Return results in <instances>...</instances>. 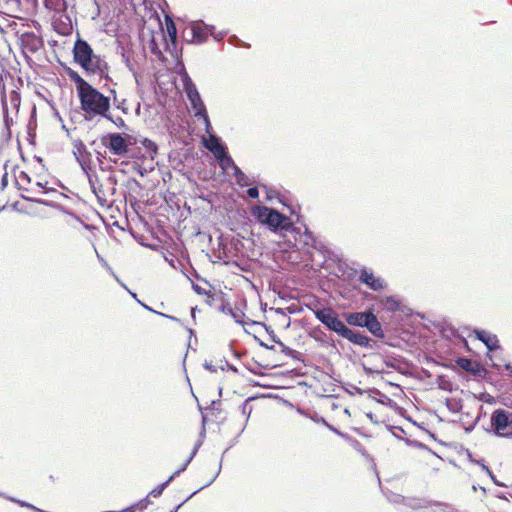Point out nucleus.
<instances>
[{
	"instance_id": "338daca9",
	"label": "nucleus",
	"mask_w": 512,
	"mask_h": 512,
	"mask_svg": "<svg viewBox=\"0 0 512 512\" xmlns=\"http://www.w3.org/2000/svg\"><path fill=\"white\" fill-rule=\"evenodd\" d=\"M496 437L506 438V439H512V430L508 431H502V433H499V435H495Z\"/></svg>"
},
{
	"instance_id": "9b49d317",
	"label": "nucleus",
	"mask_w": 512,
	"mask_h": 512,
	"mask_svg": "<svg viewBox=\"0 0 512 512\" xmlns=\"http://www.w3.org/2000/svg\"><path fill=\"white\" fill-rule=\"evenodd\" d=\"M358 280L372 291H381L387 286L383 278L376 276L373 271L367 267L360 269Z\"/></svg>"
},
{
	"instance_id": "39448f33",
	"label": "nucleus",
	"mask_w": 512,
	"mask_h": 512,
	"mask_svg": "<svg viewBox=\"0 0 512 512\" xmlns=\"http://www.w3.org/2000/svg\"><path fill=\"white\" fill-rule=\"evenodd\" d=\"M177 72L181 75L183 81L184 91L187 99L190 102L191 108L194 112V117L201 119L208 115L206 105L203 102L201 95L186 71V66H174Z\"/></svg>"
},
{
	"instance_id": "3c124183",
	"label": "nucleus",
	"mask_w": 512,
	"mask_h": 512,
	"mask_svg": "<svg viewBox=\"0 0 512 512\" xmlns=\"http://www.w3.org/2000/svg\"><path fill=\"white\" fill-rule=\"evenodd\" d=\"M261 187H263L266 190L267 200L271 201L272 199H274L276 197L277 192L275 190L269 188L265 184H261Z\"/></svg>"
},
{
	"instance_id": "58836bf2",
	"label": "nucleus",
	"mask_w": 512,
	"mask_h": 512,
	"mask_svg": "<svg viewBox=\"0 0 512 512\" xmlns=\"http://www.w3.org/2000/svg\"><path fill=\"white\" fill-rule=\"evenodd\" d=\"M166 31L171 41L174 42L177 37V29L175 23L170 18L166 19Z\"/></svg>"
},
{
	"instance_id": "9d476101",
	"label": "nucleus",
	"mask_w": 512,
	"mask_h": 512,
	"mask_svg": "<svg viewBox=\"0 0 512 512\" xmlns=\"http://www.w3.org/2000/svg\"><path fill=\"white\" fill-rule=\"evenodd\" d=\"M74 61L77 64H91L92 60H96V64H100L98 56L94 55L93 49L87 41L78 39L73 48Z\"/></svg>"
},
{
	"instance_id": "20e7f679",
	"label": "nucleus",
	"mask_w": 512,
	"mask_h": 512,
	"mask_svg": "<svg viewBox=\"0 0 512 512\" xmlns=\"http://www.w3.org/2000/svg\"><path fill=\"white\" fill-rule=\"evenodd\" d=\"M100 141L101 145L104 146L110 154L119 157H128L131 147L137 144V137L126 133L109 132L103 134Z\"/></svg>"
},
{
	"instance_id": "09e8293b",
	"label": "nucleus",
	"mask_w": 512,
	"mask_h": 512,
	"mask_svg": "<svg viewBox=\"0 0 512 512\" xmlns=\"http://www.w3.org/2000/svg\"><path fill=\"white\" fill-rule=\"evenodd\" d=\"M8 162L9 161H6V163L4 164V169L7 168ZM7 186H8V172H7V170H5V172L1 178V191H3Z\"/></svg>"
},
{
	"instance_id": "6ab92c4d",
	"label": "nucleus",
	"mask_w": 512,
	"mask_h": 512,
	"mask_svg": "<svg viewBox=\"0 0 512 512\" xmlns=\"http://www.w3.org/2000/svg\"><path fill=\"white\" fill-rule=\"evenodd\" d=\"M365 328L376 338L383 339L385 337L382 324L374 313L370 315Z\"/></svg>"
},
{
	"instance_id": "a19ab883",
	"label": "nucleus",
	"mask_w": 512,
	"mask_h": 512,
	"mask_svg": "<svg viewBox=\"0 0 512 512\" xmlns=\"http://www.w3.org/2000/svg\"><path fill=\"white\" fill-rule=\"evenodd\" d=\"M36 186L39 187V188H42L43 189V193H45V194L54 193V194H58L60 196H64L63 193L58 192L55 188L47 187V182L43 183V182L38 181V182H36Z\"/></svg>"
},
{
	"instance_id": "cd10ccee",
	"label": "nucleus",
	"mask_w": 512,
	"mask_h": 512,
	"mask_svg": "<svg viewBox=\"0 0 512 512\" xmlns=\"http://www.w3.org/2000/svg\"><path fill=\"white\" fill-rule=\"evenodd\" d=\"M221 472V465L218 466V470L217 472L215 473V475L206 483L204 484L203 486H201L200 488H198L197 490H195L194 492H192L184 501H182L180 504H178L176 507H174L170 512H178V510L188 501L190 500L194 495H196L198 492H200L201 490L209 487L215 480L216 478L219 476Z\"/></svg>"
},
{
	"instance_id": "69168bd1",
	"label": "nucleus",
	"mask_w": 512,
	"mask_h": 512,
	"mask_svg": "<svg viewBox=\"0 0 512 512\" xmlns=\"http://www.w3.org/2000/svg\"><path fill=\"white\" fill-rule=\"evenodd\" d=\"M19 179L25 181L26 183H31V177L25 171H21L19 173Z\"/></svg>"
},
{
	"instance_id": "e2e57ef3",
	"label": "nucleus",
	"mask_w": 512,
	"mask_h": 512,
	"mask_svg": "<svg viewBox=\"0 0 512 512\" xmlns=\"http://www.w3.org/2000/svg\"><path fill=\"white\" fill-rule=\"evenodd\" d=\"M49 105L51 106V108L53 109V115L54 117L59 121V122H63V118L61 117L59 111L55 108V105L53 102H48Z\"/></svg>"
},
{
	"instance_id": "49530a36",
	"label": "nucleus",
	"mask_w": 512,
	"mask_h": 512,
	"mask_svg": "<svg viewBox=\"0 0 512 512\" xmlns=\"http://www.w3.org/2000/svg\"><path fill=\"white\" fill-rule=\"evenodd\" d=\"M113 124L119 129L129 130V127L126 125L125 121L120 116L115 117Z\"/></svg>"
},
{
	"instance_id": "f03ea898",
	"label": "nucleus",
	"mask_w": 512,
	"mask_h": 512,
	"mask_svg": "<svg viewBox=\"0 0 512 512\" xmlns=\"http://www.w3.org/2000/svg\"><path fill=\"white\" fill-rule=\"evenodd\" d=\"M77 96L85 121H93L99 114H103L111 108L110 97L105 96L92 85L85 90L79 89Z\"/></svg>"
},
{
	"instance_id": "6e6552de",
	"label": "nucleus",
	"mask_w": 512,
	"mask_h": 512,
	"mask_svg": "<svg viewBox=\"0 0 512 512\" xmlns=\"http://www.w3.org/2000/svg\"><path fill=\"white\" fill-rule=\"evenodd\" d=\"M205 148L210 151L217 160L223 163H232V157L229 155L225 144L222 139L216 134L212 133L204 142Z\"/></svg>"
},
{
	"instance_id": "f3484780",
	"label": "nucleus",
	"mask_w": 512,
	"mask_h": 512,
	"mask_svg": "<svg viewBox=\"0 0 512 512\" xmlns=\"http://www.w3.org/2000/svg\"><path fill=\"white\" fill-rule=\"evenodd\" d=\"M1 105H2V112H3V121L4 125L7 130V137L11 138V130L10 127L13 125V119L9 116L8 112V103H7V96L5 95V84L4 82L1 85Z\"/></svg>"
},
{
	"instance_id": "2f4dec72",
	"label": "nucleus",
	"mask_w": 512,
	"mask_h": 512,
	"mask_svg": "<svg viewBox=\"0 0 512 512\" xmlns=\"http://www.w3.org/2000/svg\"><path fill=\"white\" fill-rule=\"evenodd\" d=\"M220 399L212 400L210 406L206 409L212 411V413L216 416V418L220 419V423H223L226 419V416H221L222 410L220 408Z\"/></svg>"
},
{
	"instance_id": "79ce46f5",
	"label": "nucleus",
	"mask_w": 512,
	"mask_h": 512,
	"mask_svg": "<svg viewBox=\"0 0 512 512\" xmlns=\"http://www.w3.org/2000/svg\"><path fill=\"white\" fill-rule=\"evenodd\" d=\"M86 72L88 73H103L107 68L108 66H88V65H85V66H81Z\"/></svg>"
},
{
	"instance_id": "e433bc0d",
	"label": "nucleus",
	"mask_w": 512,
	"mask_h": 512,
	"mask_svg": "<svg viewBox=\"0 0 512 512\" xmlns=\"http://www.w3.org/2000/svg\"><path fill=\"white\" fill-rule=\"evenodd\" d=\"M149 496L150 495L148 494V496H146L144 499L129 506L128 508H131V509H129L128 512H136V510H140V511L145 510L148 507V505L151 503V501L149 500Z\"/></svg>"
},
{
	"instance_id": "0e129e2a",
	"label": "nucleus",
	"mask_w": 512,
	"mask_h": 512,
	"mask_svg": "<svg viewBox=\"0 0 512 512\" xmlns=\"http://www.w3.org/2000/svg\"><path fill=\"white\" fill-rule=\"evenodd\" d=\"M100 118H105L109 120L110 122H114L115 117L111 114L110 109L107 110V112H104L103 114H99Z\"/></svg>"
},
{
	"instance_id": "aec40b11",
	"label": "nucleus",
	"mask_w": 512,
	"mask_h": 512,
	"mask_svg": "<svg viewBox=\"0 0 512 512\" xmlns=\"http://www.w3.org/2000/svg\"><path fill=\"white\" fill-rule=\"evenodd\" d=\"M67 76L69 77V79L75 84L76 86V91H77V95L79 94V89L80 90H85L86 88H88L89 86H91V84H89L86 80H84L79 74L77 71H74L70 66H61Z\"/></svg>"
},
{
	"instance_id": "393cba45",
	"label": "nucleus",
	"mask_w": 512,
	"mask_h": 512,
	"mask_svg": "<svg viewBox=\"0 0 512 512\" xmlns=\"http://www.w3.org/2000/svg\"><path fill=\"white\" fill-rule=\"evenodd\" d=\"M261 397H270V394H256L253 396H249L240 405L239 409H240L242 415L246 416L245 425H244L245 427H246V425L250 419L251 413L253 411V407L250 405V403L258 398H261Z\"/></svg>"
},
{
	"instance_id": "423d86ee",
	"label": "nucleus",
	"mask_w": 512,
	"mask_h": 512,
	"mask_svg": "<svg viewBox=\"0 0 512 512\" xmlns=\"http://www.w3.org/2000/svg\"><path fill=\"white\" fill-rule=\"evenodd\" d=\"M15 33L19 35L18 42L27 64H35L33 55L37 54L43 47L42 39L33 32L20 33L19 30H16Z\"/></svg>"
},
{
	"instance_id": "b1692460",
	"label": "nucleus",
	"mask_w": 512,
	"mask_h": 512,
	"mask_svg": "<svg viewBox=\"0 0 512 512\" xmlns=\"http://www.w3.org/2000/svg\"><path fill=\"white\" fill-rule=\"evenodd\" d=\"M88 182H89V186H90L92 192L97 197L99 204L101 206H104V204L106 202L105 192L103 190L102 184H100L99 186L96 185V183L98 182L97 174L94 173V176H89Z\"/></svg>"
},
{
	"instance_id": "a18cd8bd",
	"label": "nucleus",
	"mask_w": 512,
	"mask_h": 512,
	"mask_svg": "<svg viewBox=\"0 0 512 512\" xmlns=\"http://www.w3.org/2000/svg\"><path fill=\"white\" fill-rule=\"evenodd\" d=\"M246 193H247V196L250 198V199H258L259 198V189L258 187L256 186H253V187H249L247 190H246Z\"/></svg>"
},
{
	"instance_id": "bf43d9fd",
	"label": "nucleus",
	"mask_w": 512,
	"mask_h": 512,
	"mask_svg": "<svg viewBox=\"0 0 512 512\" xmlns=\"http://www.w3.org/2000/svg\"><path fill=\"white\" fill-rule=\"evenodd\" d=\"M408 506H410L411 508L413 509H421V508H424L421 503H420V500L419 499H413V500H410L409 503L407 504Z\"/></svg>"
},
{
	"instance_id": "6e6d98bb",
	"label": "nucleus",
	"mask_w": 512,
	"mask_h": 512,
	"mask_svg": "<svg viewBox=\"0 0 512 512\" xmlns=\"http://www.w3.org/2000/svg\"><path fill=\"white\" fill-rule=\"evenodd\" d=\"M1 18H2L4 21H7V25H6L7 27H11L13 30H16V28H15V27L17 26V23H16L14 20H10V19L8 18V15H6V14H4V13H3V14L1 15Z\"/></svg>"
},
{
	"instance_id": "7c9ffc66",
	"label": "nucleus",
	"mask_w": 512,
	"mask_h": 512,
	"mask_svg": "<svg viewBox=\"0 0 512 512\" xmlns=\"http://www.w3.org/2000/svg\"><path fill=\"white\" fill-rule=\"evenodd\" d=\"M197 29L194 28V23L185 27L182 31V38L186 43H195V34H197Z\"/></svg>"
},
{
	"instance_id": "4c0bfd02",
	"label": "nucleus",
	"mask_w": 512,
	"mask_h": 512,
	"mask_svg": "<svg viewBox=\"0 0 512 512\" xmlns=\"http://www.w3.org/2000/svg\"><path fill=\"white\" fill-rule=\"evenodd\" d=\"M45 6L48 9L59 11L65 8V0H45Z\"/></svg>"
},
{
	"instance_id": "5701e85b",
	"label": "nucleus",
	"mask_w": 512,
	"mask_h": 512,
	"mask_svg": "<svg viewBox=\"0 0 512 512\" xmlns=\"http://www.w3.org/2000/svg\"><path fill=\"white\" fill-rule=\"evenodd\" d=\"M456 364L464 371L470 372L473 374H480L483 370L480 364L473 363L469 358L467 357H458L456 359Z\"/></svg>"
},
{
	"instance_id": "4468645a",
	"label": "nucleus",
	"mask_w": 512,
	"mask_h": 512,
	"mask_svg": "<svg viewBox=\"0 0 512 512\" xmlns=\"http://www.w3.org/2000/svg\"><path fill=\"white\" fill-rule=\"evenodd\" d=\"M387 429L392 433V435L397 438L398 440H402L405 442V444L409 447H413V448H417V449H420V450H424V451H427L435 456H438L431 448H429L426 444L418 441V440H414V439H410V438H403L401 437L400 435H397V433L395 432V430L401 432L402 434H406L405 430L401 427V426H392V425H387L386 426Z\"/></svg>"
},
{
	"instance_id": "72a5a7b5",
	"label": "nucleus",
	"mask_w": 512,
	"mask_h": 512,
	"mask_svg": "<svg viewBox=\"0 0 512 512\" xmlns=\"http://www.w3.org/2000/svg\"><path fill=\"white\" fill-rule=\"evenodd\" d=\"M445 405L448 408V410L452 413H459L463 408L461 400L459 399L447 398Z\"/></svg>"
},
{
	"instance_id": "7ed1b4c3",
	"label": "nucleus",
	"mask_w": 512,
	"mask_h": 512,
	"mask_svg": "<svg viewBox=\"0 0 512 512\" xmlns=\"http://www.w3.org/2000/svg\"><path fill=\"white\" fill-rule=\"evenodd\" d=\"M254 219L271 232L293 231L292 220L279 210L268 206H256L251 210Z\"/></svg>"
},
{
	"instance_id": "13d9d810",
	"label": "nucleus",
	"mask_w": 512,
	"mask_h": 512,
	"mask_svg": "<svg viewBox=\"0 0 512 512\" xmlns=\"http://www.w3.org/2000/svg\"><path fill=\"white\" fill-rule=\"evenodd\" d=\"M406 419H407L409 422H411L413 425H415V426L419 427L420 429L425 430V431L429 434V436H430V437L435 438V434H434V433H432V432H431V431H429V430H426L422 425H420L419 423H417V422H416L415 420H413L411 417H407Z\"/></svg>"
},
{
	"instance_id": "8fccbe9b",
	"label": "nucleus",
	"mask_w": 512,
	"mask_h": 512,
	"mask_svg": "<svg viewBox=\"0 0 512 512\" xmlns=\"http://www.w3.org/2000/svg\"><path fill=\"white\" fill-rule=\"evenodd\" d=\"M200 120L203 121V124L205 126V131L210 135L212 134V124H211V121H210V118H209V115H206L204 116L203 118H201Z\"/></svg>"
},
{
	"instance_id": "37998d69",
	"label": "nucleus",
	"mask_w": 512,
	"mask_h": 512,
	"mask_svg": "<svg viewBox=\"0 0 512 512\" xmlns=\"http://www.w3.org/2000/svg\"><path fill=\"white\" fill-rule=\"evenodd\" d=\"M192 289L198 295H206L207 297H210V296L213 297V294H212L211 291H208V290L204 289L203 287H201L198 284L193 283L192 284Z\"/></svg>"
},
{
	"instance_id": "c756f323",
	"label": "nucleus",
	"mask_w": 512,
	"mask_h": 512,
	"mask_svg": "<svg viewBox=\"0 0 512 512\" xmlns=\"http://www.w3.org/2000/svg\"><path fill=\"white\" fill-rule=\"evenodd\" d=\"M477 465H479L482 468V470L489 476V478L493 481V483L496 486H499V487H505L506 486L503 482L499 481L496 478V476L494 475L492 470L485 464V460L484 459H480L477 462Z\"/></svg>"
},
{
	"instance_id": "ddd939ff",
	"label": "nucleus",
	"mask_w": 512,
	"mask_h": 512,
	"mask_svg": "<svg viewBox=\"0 0 512 512\" xmlns=\"http://www.w3.org/2000/svg\"><path fill=\"white\" fill-rule=\"evenodd\" d=\"M194 28L198 30L197 34H195L196 44L205 42L209 35H212L216 41H221L226 34L225 32L214 34V26L206 25L203 22L194 23Z\"/></svg>"
},
{
	"instance_id": "603ef678",
	"label": "nucleus",
	"mask_w": 512,
	"mask_h": 512,
	"mask_svg": "<svg viewBox=\"0 0 512 512\" xmlns=\"http://www.w3.org/2000/svg\"><path fill=\"white\" fill-rule=\"evenodd\" d=\"M292 358L294 361L302 362L303 361V354L297 350L292 349V353L288 356Z\"/></svg>"
},
{
	"instance_id": "f704fd0d",
	"label": "nucleus",
	"mask_w": 512,
	"mask_h": 512,
	"mask_svg": "<svg viewBox=\"0 0 512 512\" xmlns=\"http://www.w3.org/2000/svg\"><path fill=\"white\" fill-rule=\"evenodd\" d=\"M35 127H36V107L33 106L32 113L29 119L28 123V135H29V141L31 142L32 139L35 137Z\"/></svg>"
},
{
	"instance_id": "de8ad7c7",
	"label": "nucleus",
	"mask_w": 512,
	"mask_h": 512,
	"mask_svg": "<svg viewBox=\"0 0 512 512\" xmlns=\"http://www.w3.org/2000/svg\"><path fill=\"white\" fill-rule=\"evenodd\" d=\"M275 344H277V345L280 347L281 352H282L284 355L289 356V355H290V353H292V348H290L289 346L285 345V344L281 341V339H280V340H278V341H276V343H275Z\"/></svg>"
},
{
	"instance_id": "4be33fe9",
	"label": "nucleus",
	"mask_w": 512,
	"mask_h": 512,
	"mask_svg": "<svg viewBox=\"0 0 512 512\" xmlns=\"http://www.w3.org/2000/svg\"><path fill=\"white\" fill-rule=\"evenodd\" d=\"M223 168H231L233 170V175L240 187H245L249 184L248 176L235 164L233 159L232 163H223Z\"/></svg>"
},
{
	"instance_id": "774afa93",
	"label": "nucleus",
	"mask_w": 512,
	"mask_h": 512,
	"mask_svg": "<svg viewBox=\"0 0 512 512\" xmlns=\"http://www.w3.org/2000/svg\"><path fill=\"white\" fill-rule=\"evenodd\" d=\"M17 504H18L19 506H21V507H25V508H28V509L34 508V505H33V504H31V503H29V502H26V501H24V500H20V499H19V501H17Z\"/></svg>"
},
{
	"instance_id": "0eeeda50",
	"label": "nucleus",
	"mask_w": 512,
	"mask_h": 512,
	"mask_svg": "<svg viewBox=\"0 0 512 512\" xmlns=\"http://www.w3.org/2000/svg\"><path fill=\"white\" fill-rule=\"evenodd\" d=\"M510 427L512 428V411L497 408L490 415V427L484 430L495 436Z\"/></svg>"
},
{
	"instance_id": "dca6fc26",
	"label": "nucleus",
	"mask_w": 512,
	"mask_h": 512,
	"mask_svg": "<svg viewBox=\"0 0 512 512\" xmlns=\"http://www.w3.org/2000/svg\"><path fill=\"white\" fill-rule=\"evenodd\" d=\"M220 305L218 307L219 311H221L224 314L230 315L237 324H240L242 326L248 325V321L245 322L243 318L245 317V313L242 311H238L234 309L230 302L224 298L223 294L220 295Z\"/></svg>"
},
{
	"instance_id": "680f3d73",
	"label": "nucleus",
	"mask_w": 512,
	"mask_h": 512,
	"mask_svg": "<svg viewBox=\"0 0 512 512\" xmlns=\"http://www.w3.org/2000/svg\"><path fill=\"white\" fill-rule=\"evenodd\" d=\"M203 367H204V369L208 370L211 373L217 372V368L211 362L205 361L203 363Z\"/></svg>"
},
{
	"instance_id": "c03bdc74",
	"label": "nucleus",
	"mask_w": 512,
	"mask_h": 512,
	"mask_svg": "<svg viewBox=\"0 0 512 512\" xmlns=\"http://www.w3.org/2000/svg\"><path fill=\"white\" fill-rule=\"evenodd\" d=\"M165 489H166V484L160 483L154 489L151 490L149 495L153 496L155 498L160 497Z\"/></svg>"
},
{
	"instance_id": "f8f14e48",
	"label": "nucleus",
	"mask_w": 512,
	"mask_h": 512,
	"mask_svg": "<svg viewBox=\"0 0 512 512\" xmlns=\"http://www.w3.org/2000/svg\"><path fill=\"white\" fill-rule=\"evenodd\" d=\"M21 199L27 201V202H31V203H36V204H39V205H43V206H47V207H50V208H54V209H58L70 216H72L73 218H75L77 221H79L83 227L87 230H91L93 227V225H90V224H87L85 222H83L81 220V218L73 211H68L65 207H63L61 204L57 203V202H54V201H51V200H46V199H42V198H35V197H30V196H26L24 194H21L20 195Z\"/></svg>"
},
{
	"instance_id": "ea45409f",
	"label": "nucleus",
	"mask_w": 512,
	"mask_h": 512,
	"mask_svg": "<svg viewBox=\"0 0 512 512\" xmlns=\"http://www.w3.org/2000/svg\"><path fill=\"white\" fill-rule=\"evenodd\" d=\"M77 162L79 163L84 174L87 176V179H89V176H94V174H91L92 159L91 160L82 159V160H78Z\"/></svg>"
},
{
	"instance_id": "a211bd4d",
	"label": "nucleus",
	"mask_w": 512,
	"mask_h": 512,
	"mask_svg": "<svg viewBox=\"0 0 512 512\" xmlns=\"http://www.w3.org/2000/svg\"><path fill=\"white\" fill-rule=\"evenodd\" d=\"M369 397L375 399L377 403L382 404L391 409L399 408L398 404L394 400L389 398L386 394L382 393L377 388H372L369 390Z\"/></svg>"
},
{
	"instance_id": "2eb2a0df",
	"label": "nucleus",
	"mask_w": 512,
	"mask_h": 512,
	"mask_svg": "<svg viewBox=\"0 0 512 512\" xmlns=\"http://www.w3.org/2000/svg\"><path fill=\"white\" fill-rule=\"evenodd\" d=\"M298 413L305 416V417H308L310 418L314 423H317V424H321L323 426H325L326 428H328L331 432L335 433L336 435H338L339 437L345 439V440H351V437L349 434L347 433H344L342 431H340L338 428H336L334 425L330 424L327 422V420L321 416L320 414H318L317 412H314L312 415L311 414H308L307 412H305V410L299 408L298 410Z\"/></svg>"
},
{
	"instance_id": "c85d7f7f",
	"label": "nucleus",
	"mask_w": 512,
	"mask_h": 512,
	"mask_svg": "<svg viewBox=\"0 0 512 512\" xmlns=\"http://www.w3.org/2000/svg\"><path fill=\"white\" fill-rule=\"evenodd\" d=\"M311 336L323 346H334V342L328 341L327 334L320 327L315 328Z\"/></svg>"
},
{
	"instance_id": "864d4df0",
	"label": "nucleus",
	"mask_w": 512,
	"mask_h": 512,
	"mask_svg": "<svg viewBox=\"0 0 512 512\" xmlns=\"http://www.w3.org/2000/svg\"><path fill=\"white\" fill-rule=\"evenodd\" d=\"M254 339L255 341L258 343V345L262 348H265L267 350H274L275 349V346L274 345H268L267 343H265L264 341H262L260 338H258L256 335H254Z\"/></svg>"
},
{
	"instance_id": "f257e3e1",
	"label": "nucleus",
	"mask_w": 512,
	"mask_h": 512,
	"mask_svg": "<svg viewBox=\"0 0 512 512\" xmlns=\"http://www.w3.org/2000/svg\"><path fill=\"white\" fill-rule=\"evenodd\" d=\"M315 316L329 331L336 333L338 336L347 339L354 345L366 349L373 348V340L365 335L363 332L347 327L346 324L353 327L365 328L372 311L361 312H343L340 319L339 314L331 307L325 306L322 308H312L308 306Z\"/></svg>"
},
{
	"instance_id": "052dcab7",
	"label": "nucleus",
	"mask_w": 512,
	"mask_h": 512,
	"mask_svg": "<svg viewBox=\"0 0 512 512\" xmlns=\"http://www.w3.org/2000/svg\"><path fill=\"white\" fill-rule=\"evenodd\" d=\"M134 170H135V171H136V172H137L141 177H144V176H146V174H147V170H146V168H145V167H143L142 165H139V164H137V165H135V166H134Z\"/></svg>"
},
{
	"instance_id": "5fc2aeb1",
	"label": "nucleus",
	"mask_w": 512,
	"mask_h": 512,
	"mask_svg": "<svg viewBox=\"0 0 512 512\" xmlns=\"http://www.w3.org/2000/svg\"><path fill=\"white\" fill-rule=\"evenodd\" d=\"M206 423H207V417L205 415L202 416V427L199 433V439H204L206 435Z\"/></svg>"
},
{
	"instance_id": "a878e982",
	"label": "nucleus",
	"mask_w": 512,
	"mask_h": 512,
	"mask_svg": "<svg viewBox=\"0 0 512 512\" xmlns=\"http://www.w3.org/2000/svg\"><path fill=\"white\" fill-rule=\"evenodd\" d=\"M137 143L141 144V146L145 149L146 153L151 159H154V157L158 153V146L154 141H152L149 138L142 137L140 139H137Z\"/></svg>"
},
{
	"instance_id": "bb28decb",
	"label": "nucleus",
	"mask_w": 512,
	"mask_h": 512,
	"mask_svg": "<svg viewBox=\"0 0 512 512\" xmlns=\"http://www.w3.org/2000/svg\"><path fill=\"white\" fill-rule=\"evenodd\" d=\"M380 303L388 311H402L401 302L394 296H385L381 299Z\"/></svg>"
},
{
	"instance_id": "4d7b16f0",
	"label": "nucleus",
	"mask_w": 512,
	"mask_h": 512,
	"mask_svg": "<svg viewBox=\"0 0 512 512\" xmlns=\"http://www.w3.org/2000/svg\"><path fill=\"white\" fill-rule=\"evenodd\" d=\"M158 315H159V316H162V317H164V318H167V319H169V320H171V321L177 322V323H179L181 326H183V323H182L181 319H179V318H177V317H175V316H173V315L165 314V313H162V312L158 313Z\"/></svg>"
},
{
	"instance_id": "412c9836",
	"label": "nucleus",
	"mask_w": 512,
	"mask_h": 512,
	"mask_svg": "<svg viewBox=\"0 0 512 512\" xmlns=\"http://www.w3.org/2000/svg\"><path fill=\"white\" fill-rule=\"evenodd\" d=\"M72 145L74 148L73 155H74L76 161L82 160V159L91 160L92 154L87 150L86 145L84 144V142L81 139L74 140L72 142Z\"/></svg>"
},
{
	"instance_id": "c9c22d12",
	"label": "nucleus",
	"mask_w": 512,
	"mask_h": 512,
	"mask_svg": "<svg viewBox=\"0 0 512 512\" xmlns=\"http://www.w3.org/2000/svg\"><path fill=\"white\" fill-rule=\"evenodd\" d=\"M430 505L437 507L435 512H460L453 505L444 502H431Z\"/></svg>"
},
{
	"instance_id": "1a4fd4ad",
	"label": "nucleus",
	"mask_w": 512,
	"mask_h": 512,
	"mask_svg": "<svg viewBox=\"0 0 512 512\" xmlns=\"http://www.w3.org/2000/svg\"><path fill=\"white\" fill-rule=\"evenodd\" d=\"M473 333L475 338L486 346L488 350L487 357L491 361L492 367L499 371L500 365L494 362L493 357L490 354L491 351H495L500 348L497 336L481 328H475Z\"/></svg>"
},
{
	"instance_id": "473e14b6",
	"label": "nucleus",
	"mask_w": 512,
	"mask_h": 512,
	"mask_svg": "<svg viewBox=\"0 0 512 512\" xmlns=\"http://www.w3.org/2000/svg\"><path fill=\"white\" fill-rule=\"evenodd\" d=\"M248 325H260L262 327H264V329L266 330V332L268 333L270 339L272 342L276 343V341L280 340V338L275 334L274 330L272 329L271 326L269 325H266L265 323L263 322H259V321H255V320H251L249 319L248 320Z\"/></svg>"
}]
</instances>
